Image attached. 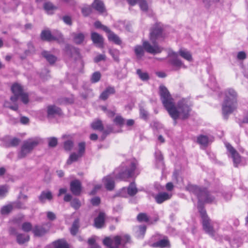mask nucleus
<instances>
[{
  "instance_id": "473e14b6",
  "label": "nucleus",
  "mask_w": 248,
  "mask_h": 248,
  "mask_svg": "<svg viewBox=\"0 0 248 248\" xmlns=\"http://www.w3.org/2000/svg\"><path fill=\"white\" fill-rule=\"evenodd\" d=\"M136 73L140 79L143 81H147L149 78V76L147 72L143 71L140 69H137Z\"/></svg>"
},
{
  "instance_id": "5701e85b",
  "label": "nucleus",
  "mask_w": 248,
  "mask_h": 248,
  "mask_svg": "<svg viewBox=\"0 0 248 248\" xmlns=\"http://www.w3.org/2000/svg\"><path fill=\"white\" fill-rule=\"evenodd\" d=\"M41 38L44 40L51 41L58 40L59 37L53 36L49 31H44L41 33Z\"/></svg>"
},
{
  "instance_id": "a211bd4d",
  "label": "nucleus",
  "mask_w": 248,
  "mask_h": 248,
  "mask_svg": "<svg viewBox=\"0 0 248 248\" xmlns=\"http://www.w3.org/2000/svg\"><path fill=\"white\" fill-rule=\"evenodd\" d=\"M152 246L154 248H169L170 247V242L167 237H164L163 239L152 244Z\"/></svg>"
},
{
  "instance_id": "3c124183",
  "label": "nucleus",
  "mask_w": 248,
  "mask_h": 248,
  "mask_svg": "<svg viewBox=\"0 0 248 248\" xmlns=\"http://www.w3.org/2000/svg\"><path fill=\"white\" fill-rule=\"evenodd\" d=\"M71 206L75 209H77L80 206V203L79 200L77 199H73L71 202Z\"/></svg>"
},
{
  "instance_id": "f3484780",
  "label": "nucleus",
  "mask_w": 248,
  "mask_h": 248,
  "mask_svg": "<svg viewBox=\"0 0 248 248\" xmlns=\"http://www.w3.org/2000/svg\"><path fill=\"white\" fill-rule=\"evenodd\" d=\"M213 141L211 136L201 135L197 137V142L203 147H206L210 142Z\"/></svg>"
},
{
  "instance_id": "2f4dec72",
  "label": "nucleus",
  "mask_w": 248,
  "mask_h": 248,
  "mask_svg": "<svg viewBox=\"0 0 248 248\" xmlns=\"http://www.w3.org/2000/svg\"><path fill=\"white\" fill-rule=\"evenodd\" d=\"M108 39L109 41L114 42L116 44L120 45L121 44V40L119 37L113 32H109L108 34Z\"/></svg>"
},
{
  "instance_id": "8fccbe9b",
  "label": "nucleus",
  "mask_w": 248,
  "mask_h": 248,
  "mask_svg": "<svg viewBox=\"0 0 248 248\" xmlns=\"http://www.w3.org/2000/svg\"><path fill=\"white\" fill-rule=\"evenodd\" d=\"M14 208H18V209H26V207L25 204L21 202L18 201L16 202H14L12 203Z\"/></svg>"
},
{
  "instance_id": "6e6d98bb",
  "label": "nucleus",
  "mask_w": 248,
  "mask_h": 248,
  "mask_svg": "<svg viewBox=\"0 0 248 248\" xmlns=\"http://www.w3.org/2000/svg\"><path fill=\"white\" fill-rule=\"evenodd\" d=\"M91 12V8L90 7H85L82 9V13L84 16H88Z\"/></svg>"
},
{
  "instance_id": "4468645a",
  "label": "nucleus",
  "mask_w": 248,
  "mask_h": 248,
  "mask_svg": "<svg viewBox=\"0 0 248 248\" xmlns=\"http://www.w3.org/2000/svg\"><path fill=\"white\" fill-rule=\"evenodd\" d=\"M105 214L103 212H100L98 216L94 218V226L97 229L104 228L105 226Z\"/></svg>"
},
{
  "instance_id": "5fc2aeb1",
  "label": "nucleus",
  "mask_w": 248,
  "mask_h": 248,
  "mask_svg": "<svg viewBox=\"0 0 248 248\" xmlns=\"http://www.w3.org/2000/svg\"><path fill=\"white\" fill-rule=\"evenodd\" d=\"M140 117L144 119H146L148 116V113L146 110L144 108H140Z\"/></svg>"
},
{
  "instance_id": "ea45409f",
  "label": "nucleus",
  "mask_w": 248,
  "mask_h": 248,
  "mask_svg": "<svg viewBox=\"0 0 248 248\" xmlns=\"http://www.w3.org/2000/svg\"><path fill=\"white\" fill-rule=\"evenodd\" d=\"M14 208L12 203L3 206L1 209V213L3 215L9 213Z\"/></svg>"
},
{
  "instance_id": "ddd939ff",
  "label": "nucleus",
  "mask_w": 248,
  "mask_h": 248,
  "mask_svg": "<svg viewBox=\"0 0 248 248\" xmlns=\"http://www.w3.org/2000/svg\"><path fill=\"white\" fill-rule=\"evenodd\" d=\"M70 190L75 195L80 194L81 191V184L78 180H74L70 183Z\"/></svg>"
},
{
  "instance_id": "423d86ee",
  "label": "nucleus",
  "mask_w": 248,
  "mask_h": 248,
  "mask_svg": "<svg viewBox=\"0 0 248 248\" xmlns=\"http://www.w3.org/2000/svg\"><path fill=\"white\" fill-rule=\"evenodd\" d=\"M137 161L135 160H127L123 163L121 167V170L118 173L115 171V178L124 179L131 177L134 175V171L136 168Z\"/></svg>"
},
{
  "instance_id": "052dcab7",
  "label": "nucleus",
  "mask_w": 248,
  "mask_h": 248,
  "mask_svg": "<svg viewBox=\"0 0 248 248\" xmlns=\"http://www.w3.org/2000/svg\"><path fill=\"white\" fill-rule=\"evenodd\" d=\"M91 202L93 205H97L100 202V199L98 197H95L92 199Z\"/></svg>"
},
{
  "instance_id": "b1692460",
  "label": "nucleus",
  "mask_w": 248,
  "mask_h": 248,
  "mask_svg": "<svg viewBox=\"0 0 248 248\" xmlns=\"http://www.w3.org/2000/svg\"><path fill=\"white\" fill-rule=\"evenodd\" d=\"M115 92V90L114 87H108L100 94V98L103 100H105L108 97L109 95L114 94Z\"/></svg>"
},
{
  "instance_id": "dca6fc26",
  "label": "nucleus",
  "mask_w": 248,
  "mask_h": 248,
  "mask_svg": "<svg viewBox=\"0 0 248 248\" xmlns=\"http://www.w3.org/2000/svg\"><path fill=\"white\" fill-rule=\"evenodd\" d=\"M47 117L49 118H52L57 115H60L62 114L61 110L60 108L55 106H49L47 107Z\"/></svg>"
},
{
  "instance_id": "bf43d9fd",
  "label": "nucleus",
  "mask_w": 248,
  "mask_h": 248,
  "mask_svg": "<svg viewBox=\"0 0 248 248\" xmlns=\"http://www.w3.org/2000/svg\"><path fill=\"white\" fill-rule=\"evenodd\" d=\"M220 1V0H203L204 3L207 6H210L214 3H216Z\"/></svg>"
},
{
  "instance_id": "4c0bfd02",
  "label": "nucleus",
  "mask_w": 248,
  "mask_h": 248,
  "mask_svg": "<svg viewBox=\"0 0 248 248\" xmlns=\"http://www.w3.org/2000/svg\"><path fill=\"white\" fill-rule=\"evenodd\" d=\"M81 157V156L79 155L78 154L73 153L70 155L67 161V163L68 164H71L72 162L77 161L78 159Z\"/></svg>"
},
{
  "instance_id": "39448f33",
  "label": "nucleus",
  "mask_w": 248,
  "mask_h": 248,
  "mask_svg": "<svg viewBox=\"0 0 248 248\" xmlns=\"http://www.w3.org/2000/svg\"><path fill=\"white\" fill-rule=\"evenodd\" d=\"M130 237L126 234L120 235H111L104 238L103 244L107 248H119L120 247H124L130 242Z\"/></svg>"
},
{
  "instance_id": "9d476101",
  "label": "nucleus",
  "mask_w": 248,
  "mask_h": 248,
  "mask_svg": "<svg viewBox=\"0 0 248 248\" xmlns=\"http://www.w3.org/2000/svg\"><path fill=\"white\" fill-rule=\"evenodd\" d=\"M130 196H134L138 192V189L136 187L135 182H132L130 184L129 186L127 187H124L122 189L119 194L121 197H126V193Z\"/></svg>"
},
{
  "instance_id": "49530a36",
  "label": "nucleus",
  "mask_w": 248,
  "mask_h": 248,
  "mask_svg": "<svg viewBox=\"0 0 248 248\" xmlns=\"http://www.w3.org/2000/svg\"><path fill=\"white\" fill-rule=\"evenodd\" d=\"M78 154L82 156L85 153V143L84 142H79L78 145Z\"/></svg>"
},
{
  "instance_id": "412c9836",
  "label": "nucleus",
  "mask_w": 248,
  "mask_h": 248,
  "mask_svg": "<svg viewBox=\"0 0 248 248\" xmlns=\"http://www.w3.org/2000/svg\"><path fill=\"white\" fill-rule=\"evenodd\" d=\"M178 55H180L181 57L188 62H191L193 59L191 53L187 49L181 48L177 53Z\"/></svg>"
},
{
  "instance_id": "393cba45",
  "label": "nucleus",
  "mask_w": 248,
  "mask_h": 248,
  "mask_svg": "<svg viewBox=\"0 0 248 248\" xmlns=\"http://www.w3.org/2000/svg\"><path fill=\"white\" fill-rule=\"evenodd\" d=\"M91 38L94 44H97L100 47L102 46L103 38L100 35L96 32H93L91 35Z\"/></svg>"
},
{
  "instance_id": "a878e982",
  "label": "nucleus",
  "mask_w": 248,
  "mask_h": 248,
  "mask_svg": "<svg viewBox=\"0 0 248 248\" xmlns=\"http://www.w3.org/2000/svg\"><path fill=\"white\" fill-rule=\"evenodd\" d=\"M93 7L100 13H103L105 11V8L103 2L100 0H94L93 3Z\"/></svg>"
},
{
  "instance_id": "aec40b11",
  "label": "nucleus",
  "mask_w": 248,
  "mask_h": 248,
  "mask_svg": "<svg viewBox=\"0 0 248 248\" xmlns=\"http://www.w3.org/2000/svg\"><path fill=\"white\" fill-rule=\"evenodd\" d=\"M66 54L75 59L80 58L78 49L74 47L67 46L66 47Z\"/></svg>"
},
{
  "instance_id": "e433bc0d",
  "label": "nucleus",
  "mask_w": 248,
  "mask_h": 248,
  "mask_svg": "<svg viewBox=\"0 0 248 248\" xmlns=\"http://www.w3.org/2000/svg\"><path fill=\"white\" fill-rule=\"evenodd\" d=\"M78 228H79L78 221V220H76L73 222L72 226L71 227V228L70 229L71 233L73 235H75L78 232Z\"/></svg>"
},
{
  "instance_id": "79ce46f5",
  "label": "nucleus",
  "mask_w": 248,
  "mask_h": 248,
  "mask_svg": "<svg viewBox=\"0 0 248 248\" xmlns=\"http://www.w3.org/2000/svg\"><path fill=\"white\" fill-rule=\"evenodd\" d=\"M137 219L140 222H148L149 218L145 213H140L137 216Z\"/></svg>"
},
{
  "instance_id": "72a5a7b5",
  "label": "nucleus",
  "mask_w": 248,
  "mask_h": 248,
  "mask_svg": "<svg viewBox=\"0 0 248 248\" xmlns=\"http://www.w3.org/2000/svg\"><path fill=\"white\" fill-rule=\"evenodd\" d=\"M91 126L94 130H98L101 131L103 130V124L100 120H95L91 124Z\"/></svg>"
},
{
  "instance_id": "f257e3e1",
  "label": "nucleus",
  "mask_w": 248,
  "mask_h": 248,
  "mask_svg": "<svg viewBox=\"0 0 248 248\" xmlns=\"http://www.w3.org/2000/svg\"><path fill=\"white\" fill-rule=\"evenodd\" d=\"M159 94L163 106L173 120L176 121L179 118L184 120L189 117L192 106L189 98L180 99L175 106L173 99L165 86L159 87Z\"/></svg>"
},
{
  "instance_id": "58836bf2",
  "label": "nucleus",
  "mask_w": 248,
  "mask_h": 248,
  "mask_svg": "<svg viewBox=\"0 0 248 248\" xmlns=\"http://www.w3.org/2000/svg\"><path fill=\"white\" fill-rule=\"evenodd\" d=\"M137 3H138L140 9L143 11H147L148 9V5L145 0H137Z\"/></svg>"
},
{
  "instance_id": "13d9d810",
  "label": "nucleus",
  "mask_w": 248,
  "mask_h": 248,
  "mask_svg": "<svg viewBox=\"0 0 248 248\" xmlns=\"http://www.w3.org/2000/svg\"><path fill=\"white\" fill-rule=\"evenodd\" d=\"M4 107L9 108L10 109L16 111L18 109V106L16 104L14 105H10L8 102H5L4 104Z\"/></svg>"
},
{
  "instance_id": "69168bd1",
  "label": "nucleus",
  "mask_w": 248,
  "mask_h": 248,
  "mask_svg": "<svg viewBox=\"0 0 248 248\" xmlns=\"http://www.w3.org/2000/svg\"><path fill=\"white\" fill-rule=\"evenodd\" d=\"M242 244L241 241H238L237 242H235V240H234L231 242V245L232 247H239Z\"/></svg>"
},
{
  "instance_id": "a18cd8bd",
  "label": "nucleus",
  "mask_w": 248,
  "mask_h": 248,
  "mask_svg": "<svg viewBox=\"0 0 248 248\" xmlns=\"http://www.w3.org/2000/svg\"><path fill=\"white\" fill-rule=\"evenodd\" d=\"M113 122L116 125L122 126L124 123V119L121 115H118L114 119Z\"/></svg>"
},
{
  "instance_id": "864d4df0",
  "label": "nucleus",
  "mask_w": 248,
  "mask_h": 248,
  "mask_svg": "<svg viewBox=\"0 0 248 248\" xmlns=\"http://www.w3.org/2000/svg\"><path fill=\"white\" fill-rule=\"evenodd\" d=\"M106 59V56L105 54H99L97 55L94 59V61L95 62H98L101 61H104Z\"/></svg>"
},
{
  "instance_id": "2eb2a0df",
  "label": "nucleus",
  "mask_w": 248,
  "mask_h": 248,
  "mask_svg": "<svg viewBox=\"0 0 248 248\" xmlns=\"http://www.w3.org/2000/svg\"><path fill=\"white\" fill-rule=\"evenodd\" d=\"M172 194L167 192H160L155 196L156 202L158 204H161L164 202L168 200L171 198Z\"/></svg>"
},
{
  "instance_id": "c85d7f7f",
  "label": "nucleus",
  "mask_w": 248,
  "mask_h": 248,
  "mask_svg": "<svg viewBox=\"0 0 248 248\" xmlns=\"http://www.w3.org/2000/svg\"><path fill=\"white\" fill-rule=\"evenodd\" d=\"M42 55L50 64L54 63L56 61V57L47 51H43Z\"/></svg>"
},
{
  "instance_id": "20e7f679",
  "label": "nucleus",
  "mask_w": 248,
  "mask_h": 248,
  "mask_svg": "<svg viewBox=\"0 0 248 248\" xmlns=\"http://www.w3.org/2000/svg\"><path fill=\"white\" fill-rule=\"evenodd\" d=\"M237 107V93L233 89H226L224 93L222 105V114L225 118L234 111Z\"/></svg>"
},
{
  "instance_id": "6ab92c4d",
  "label": "nucleus",
  "mask_w": 248,
  "mask_h": 248,
  "mask_svg": "<svg viewBox=\"0 0 248 248\" xmlns=\"http://www.w3.org/2000/svg\"><path fill=\"white\" fill-rule=\"evenodd\" d=\"M103 182L106 188L108 190H111L114 187V178L110 175L107 176L103 179Z\"/></svg>"
},
{
  "instance_id": "4be33fe9",
  "label": "nucleus",
  "mask_w": 248,
  "mask_h": 248,
  "mask_svg": "<svg viewBox=\"0 0 248 248\" xmlns=\"http://www.w3.org/2000/svg\"><path fill=\"white\" fill-rule=\"evenodd\" d=\"M53 198L52 193L49 191H44L42 192L39 197V200L42 203H45L46 200L50 201Z\"/></svg>"
},
{
  "instance_id": "de8ad7c7",
  "label": "nucleus",
  "mask_w": 248,
  "mask_h": 248,
  "mask_svg": "<svg viewBox=\"0 0 248 248\" xmlns=\"http://www.w3.org/2000/svg\"><path fill=\"white\" fill-rule=\"evenodd\" d=\"M32 227L31 223L30 222H24L22 225V229L25 232H30L32 230Z\"/></svg>"
},
{
  "instance_id": "603ef678",
  "label": "nucleus",
  "mask_w": 248,
  "mask_h": 248,
  "mask_svg": "<svg viewBox=\"0 0 248 248\" xmlns=\"http://www.w3.org/2000/svg\"><path fill=\"white\" fill-rule=\"evenodd\" d=\"M57 144V139L56 138H51L49 139L48 145L50 147H55Z\"/></svg>"
},
{
  "instance_id": "a19ab883",
  "label": "nucleus",
  "mask_w": 248,
  "mask_h": 248,
  "mask_svg": "<svg viewBox=\"0 0 248 248\" xmlns=\"http://www.w3.org/2000/svg\"><path fill=\"white\" fill-rule=\"evenodd\" d=\"M101 77V75L99 72H95L92 74L91 81L92 83L97 82L100 80Z\"/></svg>"
},
{
  "instance_id": "f8f14e48",
  "label": "nucleus",
  "mask_w": 248,
  "mask_h": 248,
  "mask_svg": "<svg viewBox=\"0 0 248 248\" xmlns=\"http://www.w3.org/2000/svg\"><path fill=\"white\" fill-rule=\"evenodd\" d=\"M226 147L231 155L233 159V165L235 167H238L241 162V157L237 152L229 143L225 144Z\"/></svg>"
},
{
  "instance_id": "680f3d73",
  "label": "nucleus",
  "mask_w": 248,
  "mask_h": 248,
  "mask_svg": "<svg viewBox=\"0 0 248 248\" xmlns=\"http://www.w3.org/2000/svg\"><path fill=\"white\" fill-rule=\"evenodd\" d=\"M46 216L48 219L50 220H53L56 218V216L55 214L50 211L46 212Z\"/></svg>"
},
{
  "instance_id": "0e129e2a",
  "label": "nucleus",
  "mask_w": 248,
  "mask_h": 248,
  "mask_svg": "<svg viewBox=\"0 0 248 248\" xmlns=\"http://www.w3.org/2000/svg\"><path fill=\"white\" fill-rule=\"evenodd\" d=\"M62 19L63 22L67 25H71V18L69 16H64L62 17Z\"/></svg>"
},
{
  "instance_id": "c03bdc74",
  "label": "nucleus",
  "mask_w": 248,
  "mask_h": 248,
  "mask_svg": "<svg viewBox=\"0 0 248 248\" xmlns=\"http://www.w3.org/2000/svg\"><path fill=\"white\" fill-rule=\"evenodd\" d=\"M155 156L156 161L158 162V163L163 165V157L161 152L159 150L155 151Z\"/></svg>"
},
{
  "instance_id": "1a4fd4ad",
  "label": "nucleus",
  "mask_w": 248,
  "mask_h": 248,
  "mask_svg": "<svg viewBox=\"0 0 248 248\" xmlns=\"http://www.w3.org/2000/svg\"><path fill=\"white\" fill-rule=\"evenodd\" d=\"M168 56L169 57V62L174 67L175 70H179L181 68H186L183 62L178 58V55L176 52H170L169 53Z\"/></svg>"
},
{
  "instance_id": "f704fd0d",
  "label": "nucleus",
  "mask_w": 248,
  "mask_h": 248,
  "mask_svg": "<svg viewBox=\"0 0 248 248\" xmlns=\"http://www.w3.org/2000/svg\"><path fill=\"white\" fill-rule=\"evenodd\" d=\"M109 53L115 61L117 62H119V57L120 55V51L114 48H110L109 49Z\"/></svg>"
},
{
  "instance_id": "c756f323",
  "label": "nucleus",
  "mask_w": 248,
  "mask_h": 248,
  "mask_svg": "<svg viewBox=\"0 0 248 248\" xmlns=\"http://www.w3.org/2000/svg\"><path fill=\"white\" fill-rule=\"evenodd\" d=\"M20 142V140L19 139L14 138L7 140L5 143V146L6 147H15L17 146Z\"/></svg>"
},
{
  "instance_id": "37998d69",
  "label": "nucleus",
  "mask_w": 248,
  "mask_h": 248,
  "mask_svg": "<svg viewBox=\"0 0 248 248\" xmlns=\"http://www.w3.org/2000/svg\"><path fill=\"white\" fill-rule=\"evenodd\" d=\"M9 187L7 185L0 186V198H3L7 194Z\"/></svg>"
},
{
  "instance_id": "cd10ccee",
  "label": "nucleus",
  "mask_w": 248,
  "mask_h": 248,
  "mask_svg": "<svg viewBox=\"0 0 248 248\" xmlns=\"http://www.w3.org/2000/svg\"><path fill=\"white\" fill-rule=\"evenodd\" d=\"M30 236L29 235L23 233H18L16 235V240L18 244H23L29 241Z\"/></svg>"
},
{
  "instance_id": "338daca9",
  "label": "nucleus",
  "mask_w": 248,
  "mask_h": 248,
  "mask_svg": "<svg viewBox=\"0 0 248 248\" xmlns=\"http://www.w3.org/2000/svg\"><path fill=\"white\" fill-rule=\"evenodd\" d=\"M246 53L243 51H240L238 52L237 54V58L239 60H244L246 58Z\"/></svg>"
},
{
  "instance_id": "7c9ffc66",
  "label": "nucleus",
  "mask_w": 248,
  "mask_h": 248,
  "mask_svg": "<svg viewBox=\"0 0 248 248\" xmlns=\"http://www.w3.org/2000/svg\"><path fill=\"white\" fill-rule=\"evenodd\" d=\"M44 8L48 14H52L53 11L57 9V7L52 3L48 2L45 3Z\"/></svg>"
},
{
  "instance_id": "6e6552de",
  "label": "nucleus",
  "mask_w": 248,
  "mask_h": 248,
  "mask_svg": "<svg viewBox=\"0 0 248 248\" xmlns=\"http://www.w3.org/2000/svg\"><path fill=\"white\" fill-rule=\"evenodd\" d=\"M11 90L14 94L11 97V100L16 102L18 99H20L23 103L27 104L29 102L28 94L24 92L22 87L17 83L14 84L11 87Z\"/></svg>"
},
{
  "instance_id": "e2e57ef3",
  "label": "nucleus",
  "mask_w": 248,
  "mask_h": 248,
  "mask_svg": "<svg viewBox=\"0 0 248 248\" xmlns=\"http://www.w3.org/2000/svg\"><path fill=\"white\" fill-rule=\"evenodd\" d=\"M102 108L103 110L105 111L106 113L108 115V116L111 117L114 116L115 112L114 111L107 110V108L104 107Z\"/></svg>"
},
{
  "instance_id": "774afa93",
  "label": "nucleus",
  "mask_w": 248,
  "mask_h": 248,
  "mask_svg": "<svg viewBox=\"0 0 248 248\" xmlns=\"http://www.w3.org/2000/svg\"><path fill=\"white\" fill-rule=\"evenodd\" d=\"M20 121L21 124H27L29 122V119L28 118L24 116L21 117Z\"/></svg>"
},
{
  "instance_id": "bb28decb",
  "label": "nucleus",
  "mask_w": 248,
  "mask_h": 248,
  "mask_svg": "<svg viewBox=\"0 0 248 248\" xmlns=\"http://www.w3.org/2000/svg\"><path fill=\"white\" fill-rule=\"evenodd\" d=\"M72 36L74 42L77 44H80L84 41L85 35L81 32L73 33Z\"/></svg>"
},
{
  "instance_id": "c9c22d12",
  "label": "nucleus",
  "mask_w": 248,
  "mask_h": 248,
  "mask_svg": "<svg viewBox=\"0 0 248 248\" xmlns=\"http://www.w3.org/2000/svg\"><path fill=\"white\" fill-rule=\"evenodd\" d=\"M55 248H69L67 243L64 240H59L54 242Z\"/></svg>"
},
{
  "instance_id": "7ed1b4c3",
  "label": "nucleus",
  "mask_w": 248,
  "mask_h": 248,
  "mask_svg": "<svg viewBox=\"0 0 248 248\" xmlns=\"http://www.w3.org/2000/svg\"><path fill=\"white\" fill-rule=\"evenodd\" d=\"M150 40L153 44L152 46L148 41H144L142 46H136L134 48L135 53L138 58L140 59L143 56L144 49L152 54L160 53L162 48L157 44V42L162 40L164 36L162 33V27L160 23L155 24L152 28L150 33Z\"/></svg>"
},
{
  "instance_id": "09e8293b",
  "label": "nucleus",
  "mask_w": 248,
  "mask_h": 248,
  "mask_svg": "<svg viewBox=\"0 0 248 248\" xmlns=\"http://www.w3.org/2000/svg\"><path fill=\"white\" fill-rule=\"evenodd\" d=\"M73 145V142L72 140H67L64 143V149L67 151H70L72 149Z\"/></svg>"
},
{
  "instance_id": "4d7b16f0",
  "label": "nucleus",
  "mask_w": 248,
  "mask_h": 248,
  "mask_svg": "<svg viewBox=\"0 0 248 248\" xmlns=\"http://www.w3.org/2000/svg\"><path fill=\"white\" fill-rule=\"evenodd\" d=\"M146 227L145 225H140L139 227V235L142 236L145 232Z\"/></svg>"
},
{
  "instance_id": "0eeeda50",
  "label": "nucleus",
  "mask_w": 248,
  "mask_h": 248,
  "mask_svg": "<svg viewBox=\"0 0 248 248\" xmlns=\"http://www.w3.org/2000/svg\"><path fill=\"white\" fill-rule=\"evenodd\" d=\"M40 141L41 140L38 138L29 139L24 141L20 151L18 153V158L21 159L25 157L32 151Z\"/></svg>"
},
{
  "instance_id": "f03ea898",
  "label": "nucleus",
  "mask_w": 248,
  "mask_h": 248,
  "mask_svg": "<svg viewBox=\"0 0 248 248\" xmlns=\"http://www.w3.org/2000/svg\"><path fill=\"white\" fill-rule=\"evenodd\" d=\"M190 192L195 194L198 199V208L200 213L203 230L212 237H214L216 233L215 224L211 221L206 215V211L202 206L201 202H212L215 198L211 196L206 188L200 187L197 186L190 185L188 187Z\"/></svg>"
},
{
  "instance_id": "9b49d317",
  "label": "nucleus",
  "mask_w": 248,
  "mask_h": 248,
  "mask_svg": "<svg viewBox=\"0 0 248 248\" xmlns=\"http://www.w3.org/2000/svg\"><path fill=\"white\" fill-rule=\"evenodd\" d=\"M50 226L49 223L42 225H36L32 229V232L35 236H41L45 234L48 231Z\"/></svg>"
}]
</instances>
